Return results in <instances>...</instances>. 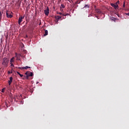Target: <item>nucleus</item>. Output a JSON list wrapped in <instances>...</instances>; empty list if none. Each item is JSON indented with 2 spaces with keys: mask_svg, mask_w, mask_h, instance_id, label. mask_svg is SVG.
<instances>
[{
  "mask_svg": "<svg viewBox=\"0 0 129 129\" xmlns=\"http://www.w3.org/2000/svg\"><path fill=\"white\" fill-rule=\"evenodd\" d=\"M25 38H28V36L26 35Z\"/></svg>",
  "mask_w": 129,
  "mask_h": 129,
  "instance_id": "30",
  "label": "nucleus"
},
{
  "mask_svg": "<svg viewBox=\"0 0 129 129\" xmlns=\"http://www.w3.org/2000/svg\"><path fill=\"white\" fill-rule=\"evenodd\" d=\"M25 88H26V89H27V90H28V86L26 85V86H25Z\"/></svg>",
  "mask_w": 129,
  "mask_h": 129,
  "instance_id": "26",
  "label": "nucleus"
},
{
  "mask_svg": "<svg viewBox=\"0 0 129 129\" xmlns=\"http://www.w3.org/2000/svg\"><path fill=\"white\" fill-rule=\"evenodd\" d=\"M65 9V6L64 5V4H61L60 6V9Z\"/></svg>",
  "mask_w": 129,
  "mask_h": 129,
  "instance_id": "11",
  "label": "nucleus"
},
{
  "mask_svg": "<svg viewBox=\"0 0 129 129\" xmlns=\"http://www.w3.org/2000/svg\"><path fill=\"white\" fill-rule=\"evenodd\" d=\"M125 15H126V16H129V13H125Z\"/></svg>",
  "mask_w": 129,
  "mask_h": 129,
  "instance_id": "24",
  "label": "nucleus"
},
{
  "mask_svg": "<svg viewBox=\"0 0 129 129\" xmlns=\"http://www.w3.org/2000/svg\"><path fill=\"white\" fill-rule=\"evenodd\" d=\"M90 16H91V15H90L89 16V17H90Z\"/></svg>",
  "mask_w": 129,
  "mask_h": 129,
  "instance_id": "34",
  "label": "nucleus"
},
{
  "mask_svg": "<svg viewBox=\"0 0 129 129\" xmlns=\"http://www.w3.org/2000/svg\"><path fill=\"white\" fill-rule=\"evenodd\" d=\"M84 8H87L88 9L89 8V6H88V5H86Z\"/></svg>",
  "mask_w": 129,
  "mask_h": 129,
  "instance_id": "17",
  "label": "nucleus"
},
{
  "mask_svg": "<svg viewBox=\"0 0 129 129\" xmlns=\"http://www.w3.org/2000/svg\"><path fill=\"white\" fill-rule=\"evenodd\" d=\"M17 74H18L19 75H20V74H21L19 72H17Z\"/></svg>",
  "mask_w": 129,
  "mask_h": 129,
  "instance_id": "28",
  "label": "nucleus"
},
{
  "mask_svg": "<svg viewBox=\"0 0 129 129\" xmlns=\"http://www.w3.org/2000/svg\"><path fill=\"white\" fill-rule=\"evenodd\" d=\"M58 14H59V15H60V16H64V14H63V13H59Z\"/></svg>",
  "mask_w": 129,
  "mask_h": 129,
  "instance_id": "18",
  "label": "nucleus"
},
{
  "mask_svg": "<svg viewBox=\"0 0 129 129\" xmlns=\"http://www.w3.org/2000/svg\"><path fill=\"white\" fill-rule=\"evenodd\" d=\"M57 20H60L61 19V16H57Z\"/></svg>",
  "mask_w": 129,
  "mask_h": 129,
  "instance_id": "21",
  "label": "nucleus"
},
{
  "mask_svg": "<svg viewBox=\"0 0 129 129\" xmlns=\"http://www.w3.org/2000/svg\"><path fill=\"white\" fill-rule=\"evenodd\" d=\"M118 5H119V1H117L115 4L111 3L110 6L114 8V9L116 11L117 10H118Z\"/></svg>",
  "mask_w": 129,
  "mask_h": 129,
  "instance_id": "2",
  "label": "nucleus"
},
{
  "mask_svg": "<svg viewBox=\"0 0 129 129\" xmlns=\"http://www.w3.org/2000/svg\"><path fill=\"white\" fill-rule=\"evenodd\" d=\"M9 62H10V59L8 58L4 57L3 59L2 65L4 66V67H8V65H9Z\"/></svg>",
  "mask_w": 129,
  "mask_h": 129,
  "instance_id": "1",
  "label": "nucleus"
},
{
  "mask_svg": "<svg viewBox=\"0 0 129 129\" xmlns=\"http://www.w3.org/2000/svg\"><path fill=\"white\" fill-rule=\"evenodd\" d=\"M45 16H48L49 15V7H47L46 10L44 11Z\"/></svg>",
  "mask_w": 129,
  "mask_h": 129,
  "instance_id": "7",
  "label": "nucleus"
},
{
  "mask_svg": "<svg viewBox=\"0 0 129 129\" xmlns=\"http://www.w3.org/2000/svg\"><path fill=\"white\" fill-rule=\"evenodd\" d=\"M21 97H22V95H20Z\"/></svg>",
  "mask_w": 129,
  "mask_h": 129,
  "instance_id": "33",
  "label": "nucleus"
},
{
  "mask_svg": "<svg viewBox=\"0 0 129 129\" xmlns=\"http://www.w3.org/2000/svg\"><path fill=\"white\" fill-rule=\"evenodd\" d=\"M25 75H26V79H29V77L33 76L34 75V74H33V73L30 71H28L25 73Z\"/></svg>",
  "mask_w": 129,
  "mask_h": 129,
  "instance_id": "3",
  "label": "nucleus"
},
{
  "mask_svg": "<svg viewBox=\"0 0 129 129\" xmlns=\"http://www.w3.org/2000/svg\"><path fill=\"white\" fill-rule=\"evenodd\" d=\"M38 83H39V82H37L36 83V84H38Z\"/></svg>",
  "mask_w": 129,
  "mask_h": 129,
  "instance_id": "32",
  "label": "nucleus"
},
{
  "mask_svg": "<svg viewBox=\"0 0 129 129\" xmlns=\"http://www.w3.org/2000/svg\"><path fill=\"white\" fill-rule=\"evenodd\" d=\"M21 54L18 53L17 52L15 53V57H16V60H21Z\"/></svg>",
  "mask_w": 129,
  "mask_h": 129,
  "instance_id": "4",
  "label": "nucleus"
},
{
  "mask_svg": "<svg viewBox=\"0 0 129 129\" xmlns=\"http://www.w3.org/2000/svg\"><path fill=\"white\" fill-rule=\"evenodd\" d=\"M25 88H26V89H27V90H28V86L26 85V86H25Z\"/></svg>",
  "mask_w": 129,
  "mask_h": 129,
  "instance_id": "25",
  "label": "nucleus"
},
{
  "mask_svg": "<svg viewBox=\"0 0 129 129\" xmlns=\"http://www.w3.org/2000/svg\"><path fill=\"white\" fill-rule=\"evenodd\" d=\"M18 69H25V70H27V69H29V68H31L30 67L26 66V67H19L18 68Z\"/></svg>",
  "mask_w": 129,
  "mask_h": 129,
  "instance_id": "8",
  "label": "nucleus"
},
{
  "mask_svg": "<svg viewBox=\"0 0 129 129\" xmlns=\"http://www.w3.org/2000/svg\"><path fill=\"white\" fill-rule=\"evenodd\" d=\"M24 18H25V16H21L20 17H19V20H18L19 25H21V23H22V22L23 21V19H24Z\"/></svg>",
  "mask_w": 129,
  "mask_h": 129,
  "instance_id": "5",
  "label": "nucleus"
},
{
  "mask_svg": "<svg viewBox=\"0 0 129 129\" xmlns=\"http://www.w3.org/2000/svg\"><path fill=\"white\" fill-rule=\"evenodd\" d=\"M6 16L7 18H9L10 19H11V18H13V15L11 14V13L8 11L6 12Z\"/></svg>",
  "mask_w": 129,
  "mask_h": 129,
  "instance_id": "6",
  "label": "nucleus"
},
{
  "mask_svg": "<svg viewBox=\"0 0 129 129\" xmlns=\"http://www.w3.org/2000/svg\"><path fill=\"white\" fill-rule=\"evenodd\" d=\"M69 2H70L71 3L73 2L72 0H69Z\"/></svg>",
  "mask_w": 129,
  "mask_h": 129,
  "instance_id": "27",
  "label": "nucleus"
},
{
  "mask_svg": "<svg viewBox=\"0 0 129 129\" xmlns=\"http://www.w3.org/2000/svg\"><path fill=\"white\" fill-rule=\"evenodd\" d=\"M2 18H3V14H2V12L0 11V21L2 20Z\"/></svg>",
  "mask_w": 129,
  "mask_h": 129,
  "instance_id": "14",
  "label": "nucleus"
},
{
  "mask_svg": "<svg viewBox=\"0 0 129 129\" xmlns=\"http://www.w3.org/2000/svg\"><path fill=\"white\" fill-rule=\"evenodd\" d=\"M15 57H12L10 60V63H14Z\"/></svg>",
  "mask_w": 129,
  "mask_h": 129,
  "instance_id": "10",
  "label": "nucleus"
},
{
  "mask_svg": "<svg viewBox=\"0 0 129 129\" xmlns=\"http://www.w3.org/2000/svg\"><path fill=\"white\" fill-rule=\"evenodd\" d=\"M96 12L97 13H98V14H100V13H101V11H100V10H99V9H96Z\"/></svg>",
  "mask_w": 129,
  "mask_h": 129,
  "instance_id": "12",
  "label": "nucleus"
},
{
  "mask_svg": "<svg viewBox=\"0 0 129 129\" xmlns=\"http://www.w3.org/2000/svg\"><path fill=\"white\" fill-rule=\"evenodd\" d=\"M5 88L2 89V92H3L4 93V92H5Z\"/></svg>",
  "mask_w": 129,
  "mask_h": 129,
  "instance_id": "20",
  "label": "nucleus"
},
{
  "mask_svg": "<svg viewBox=\"0 0 129 129\" xmlns=\"http://www.w3.org/2000/svg\"><path fill=\"white\" fill-rule=\"evenodd\" d=\"M48 35V30H45V34L44 36H47Z\"/></svg>",
  "mask_w": 129,
  "mask_h": 129,
  "instance_id": "13",
  "label": "nucleus"
},
{
  "mask_svg": "<svg viewBox=\"0 0 129 129\" xmlns=\"http://www.w3.org/2000/svg\"><path fill=\"white\" fill-rule=\"evenodd\" d=\"M13 82V77L10 78V81H9V85H11Z\"/></svg>",
  "mask_w": 129,
  "mask_h": 129,
  "instance_id": "9",
  "label": "nucleus"
},
{
  "mask_svg": "<svg viewBox=\"0 0 129 129\" xmlns=\"http://www.w3.org/2000/svg\"><path fill=\"white\" fill-rule=\"evenodd\" d=\"M66 16H69V14L67 13L66 14H63V17H66Z\"/></svg>",
  "mask_w": 129,
  "mask_h": 129,
  "instance_id": "16",
  "label": "nucleus"
},
{
  "mask_svg": "<svg viewBox=\"0 0 129 129\" xmlns=\"http://www.w3.org/2000/svg\"><path fill=\"white\" fill-rule=\"evenodd\" d=\"M19 76H20V77H23V76H24L23 75H22V74H19Z\"/></svg>",
  "mask_w": 129,
  "mask_h": 129,
  "instance_id": "23",
  "label": "nucleus"
},
{
  "mask_svg": "<svg viewBox=\"0 0 129 129\" xmlns=\"http://www.w3.org/2000/svg\"><path fill=\"white\" fill-rule=\"evenodd\" d=\"M96 17L98 19H99V18H98V17H97V16H96Z\"/></svg>",
  "mask_w": 129,
  "mask_h": 129,
  "instance_id": "31",
  "label": "nucleus"
},
{
  "mask_svg": "<svg viewBox=\"0 0 129 129\" xmlns=\"http://www.w3.org/2000/svg\"><path fill=\"white\" fill-rule=\"evenodd\" d=\"M60 10H61V12L63 13V9H60Z\"/></svg>",
  "mask_w": 129,
  "mask_h": 129,
  "instance_id": "29",
  "label": "nucleus"
},
{
  "mask_svg": "<svg viewBox=\"0 0 129 129\" xmlns=\"http://www.w3.org/2000/svg\"><path fill=\"white\" fill-rule=\"evenodd\" d=\"M13 73V70L10 72V71H8V74H12Z\"/></svg>",
  "mask_w": 129,
  "mask_h": 129,
  "instance_id": "15",
  "label": "nucleus"
},
{
  "mask_svg": "<svg viewBox=\"0 0 129 129\" xmlns=\"http://www.w3.org/2000/svg\"><path fill=\"white\" fill-rule=\"evenodd\" d=\"M11 64V66H12L13 67H14V63H10Z\"/></svg>",
  "mask_w": 129,
  "mask_h": 129,
  "instance_id": "22",
  "label": "nucleus"
},
{
  "mask_svg": "<svg viewBox=\"0 0 129 129\" xmlns=\"http://www.w3.org/2000/svg\"><path fill=\"white\" fill-rule=\"evenodd\" d=\"M123 8H125V2L123 3Z\"/></svg>",
  "mask_w": 129,
  "mask_h": 129,
  "instance_id": "19",
  "label": "nucleus"
}]
</instances>
